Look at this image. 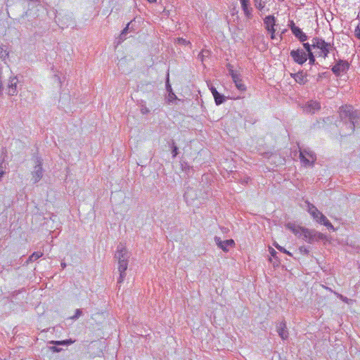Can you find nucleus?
Returning a JSON list of instances; mask_svg holds the SVG:
<instances>
[{
	"label": "nucleus",
	"mask_w": 360,
	"mask_h": 360,
	"mask_svg": "<svg viewBox=\"0 0 360 360\" xmlns=\"http://www.w3.org/2000/svg\"><path fill=\"white\" fill-rule=\"evenodd\" d=\"M350 67L348 61L339 59L331 68V71L336 77H340L342 74L347 73Z\"/></svg>",
	"instance_id": "nucleus-6"
},
{
	"label": "nucleus",
	"mask_w": 360,
	"mask_h": 360,
	"mask_svg": "<svg viewBox=\"0 0 360 360\" xmlns=\"http://www.w3.org/2000/svg\"><path fill=\"white\" fill-rule=\"evenodd\" d=\"M288 26L290 27V29L291 30V32H292V29L294 27H298L297 26L295 25V22L293 20H290L289 21V24H288Z\"/></svg>",
	"instance_id": "nucleus-34"
},
{
	"label": "nucleus",
	"mask_w": 360,
	"mask_h": 360,
	"mask_svg": "<svg viewBox=\"0 0 360 360\" xmlns=\"http://www.w3.org/2000/svg\"><path fill=\"white\" fill-rule=\"evenodd\" d=\"M275 247L280 251L283 252V250L285 249L284 248L278 245V244H274Z\"/></svg>",
	"instance_id": "nucleus-39"
},
{
	"label": "nucleus",
	"mask_w": 360,
	"mask_h": 360,
	"mask_svg": "<svg viewBox=\"0 0 360 360\" xmlns=\"http://www.w3.org/2000/svg\"><path fill=\"white\" fill-rule=\"evenodd\" d=\"M265 28L269 32H276L274 26L276 25V18L274 15H267L264 19Z\"/></svg>",
	"instance_id": "nucleus-10"
},
{
	"label": "nucleus",
	"mask_w": 360,
	"mask_h": 360,
	"mask_svg": "<svg viewBox=\"0 0 360 360\" xmlns=\"http://www.w3.org/2000/svg\"><path fill=\"white\" fill-rule=\"evenodd\" d=\"M170 145L172 147V158H175V157H176V155L179 153V148H178L177 146L175 144V142L174 140L171 141Z\"/></svg>",
	"instance_id": "nucleus-23"
},
{
	"label": "nucleus",
	"mask_w": 360,
	"mask_h": 360,
	"mask_svg": "<svg viewBox=\"0 0 360 360\" xmlns=\"http://www.w3.org/2000/svg\"><path fill=\"white\" fill-rule=\"evenodd\" d=\"M233 82H234L236 88L240 91H245L246 90V86L245 85L243 84V80H242V78H241V75H239L238 76H237V79H233Z\"/></svg>",
	"instance_id": "nucleus-16"
},
{
	"label": "nucleus",
	"mask_w": 360,
	"mask_h": 360,
	"mask_svg": "<svg viewBox=\"0 0 360 360\" xmlns=\"http://www.w3.org/2000/svg\"><path fill=\"white\" fill-rule=\"evenodd\" d=\"M229 74L231 75L232 79H237V76H238L240 74L237 73L233 69L229 68Z\"/></svg>",
	"instance_id": "nucleus-28"
},
{
	"label": "nucleus",
	"mask_w": 360,
	"mask_h": 360,
	"mask_svg": "<svg viewBox=\"0 0 360 360\" xmlns=\"http://www.w3.org/2000/svg\"><path fill=\"white\" fill-rule=\"evenodd\" d=\"M177 99L176 96L174 94L173 91L169 92L168 95V101L169 102H172V101Z\"/></svg>",
	"instance_id": "nucleus-30"
},
{
	"label": "nucleus",
	"mask_w": 360,
	"mask_h": 360,
	"mask_svg": "<svg viewBox=\"0 0 360 360\" xmlns=\"http://www.w3.org/2000/svg\"><path fill=\"white\" fill-rule=\"evenodd\" d=\"M241 8L244 12L245 15L248 18H252V8L250 6V3L241 4Z\"/></svg>",
	"instance_id": "nucleus-17"
},
{
	"label": "nucleus",
	"mask_w": 360,
	"mask_h": 360,
	"mask_svg": "<svg viewBox=\"0 0 360 360\" xmlns=\"http://www.w3.org/2000/svg\"><path fill=\"white\" fill-rule=\"evenodd\" d=\"M271 34V39H274L276 37L275 32H269Z\"/></svg>",
	"instance_id": "nucleus-42"
},
{
	"label": "nucleus",
	"mask_w": 360,
	"mask_h": 360,
	"mask_svg": "<svg viewBox=\"0 0 360 360\" xmlns=\"http://www.w3.org/2000/svg\"><path fill=\"white\" fill-rule=\"evenodd\" d=\"M55 78H56V79L58 80V82H59L60 84H61L60 79V77H59L58 76L55 75Z\"/></svg>",
	"instance_id": "nucleus-48"
},
{
	"label": "nucleus",
	"mask_w": 360,
	"mask_h": 360,
	"mask_svg": "<svg viewBox=\"0 0 360 360\" xmlns=\"http://www.w3.org/2000/svg\"><path fill=\"white\" fill-rule=\"evenodd\" d=\"M141 112L142 114H147L148 112H149V110L146 107L142 106Z\"/></svg>",
	"instance_id": "nucleus-36"
},
{
	"label": "nucleus",
	"mask_w": 360,
	"mask_h": 360,
	"mask_svg": "<svg viewBox=\"0 0 360 360\" xmlns=\"http://www.w3.org/2000/svg\"><path fill=\"white\" fill-rule=\"evenodd\" d=\"M278 332L281 338L283 340L288 337V332L286 330V326L284 323H281L278 326Z\"/></svg>",
	"instance_id": "nucleus-18"
},
{
	"label": "nucleus",
	"mask_w": 360,
	"mask_h": 360,
	"mask_svg": "<svg viewBox=\"0 0 360 360\" xmlns=\"http://www.w3.org/2000/svg\"><path fill=\"white\" fill-rule=\"evenodd\" d=\"M313 48L320 49L319 56L328 57L330 50L335 49L333 44L326 42L323 39L314 37L311 40Z\"/></svg>",
	"instance_id": "nucleus-4"
},
{
	"label": "nucleus",
	"mask_w": 360,
	"mask_h": 360,
	"mask_svg": "<svg viewBox=\"0 0 360 360\" xmlns=\"http://www.w3.org/2000/svg\"><path fill=\"white\" fill-rule=\"evenodd\" d=\"M75 341L71 339L62 340V341H52L51 343L56 345H70L72 344Z\"/></svg>",
	"instance_id": "nucleus-24"
},
{
	"label": "nucleus",
	"mask_w": 360,
	"mask_h": 360,
	"mask_svg": "<svg viewBox=\"0 0 360 360\" xmlns=\"http://www.w3.org/2000/svg\"><path fill=\"white\" fill-rule=\"evenodd\" d=\"M166 89H167V91L169 92H171V91H172V86L169 82V75H167V82H166Z\"/></svg>",
	"instance_id": "nucleus-33"
},
{
	"label": "nucleus",
	"mask_w": 360,
	"mask_h": 360,
	"mask_svg": "<svg viewBox=\"0 0 360 360\" xmlns=\"http://www.w3.org/2000/svg\"><path fill=\"white\" fill-rule=\"evenodd\" d=\"M307 59H309V63L311 65L316 64V58L313 53V52H309V53H307Z\"/></svg>",
	"instance_id": "nucleus-25"
},
{
	"label": "nucleus",
	"mask_w": 360,
	"mask_h": 360,
	"mask_svg": "<svg viewBox=\"0 0 360 360\" xmlns=\"http://www.w3.org/2000/svg\"><path fill=\"white\" fill-rule=\"evenodd\" d=\"M327 75H328V72H326L319 73L317 78H316V82H320L323 77H327Z\"/></svg>",
	"instance_id": "nucleus-31"
},
{
	"label": "nucleus",
	"mask_w": 360,
	"mask_h": 360,
	"mask_svg": "<svg viewBox=\"0 0 360 360\" xmlns=\"http://www.w3.org/2000/svg\"><path fill=\"white\" fill-rule=\"evenodd\" d=\"M354 35L358 39H360V22L354 30Z\"/></svg>",
	"instance_id": "nucleus-29"
},
{
	"label": "nucleus",
	"mask_w": 360,
	"mask_h": 360,
	"mask_svg": "<svg viewBox=\"0 0 360 360\" xmlns=\"http://www.w3.org/2000/svg\"><path fill=\"white\" fill-rule=\"evenodd\" d=\"M210 89L213 96H214L218 93V91H217L216 88L214 86H211L210 87Z\"/></svg>",
	"instance_id": "nucleus-35"
},
{
	"label": "nucleus",
	"mask_w": 360,
	"mask_h": 360,
	"mask_svg": "<svg viewBox=\"0 0 360 360\" xmlns=\"http://www.w3.org/2000/svg\"><path fill=\"white\" fill-rule=\"evenodd\" d=\"M300 159L304 166H311L316 161V156L314 152L304 149L300 150Z\"/></svg>",
	"instance_id": "nucleus-7"
},
{
	"label": "nucleus",
	"mask_w": 360,
	"mask_h": 360,
	"mask_svg": "<svg viewBox=\"0 0 360 360\" xmlns=\"http://www.w3.org/2000/svg\"><path fill=\"white\" fill-rule=\"evenodd\" d=\"M283 252H284V253H285V254H287L288 255H290V256L292 255V254L289 251L286 250L285 249H284L283 250Z\"/></svg>",
	"instance_id": "nucleus-43"
},
{
	"label": "nucleus",
	"mask_w": 360,
	"mask_h": 360,
	"mask_svg": "<svg viewBox=\"0 0 360 360\" xmlns=\"http://www.w3.org/2000/svg\"><path fill=\"white\" fill-rule=\"evenodd\" d=\"M308 107L312 110V112H314L315 110H319L321 108V105L317 101H310V103L308 105Z\"/></svg>",
	"instance_id": "nucleus-22"
},
{
	"label": "nucleus",
	"mask_w": 360,
	"mask_h": 360,
	"mask_svg": "<svg viewBox=\"0 0 360 360\" xmlns=\"http://www.w3.org/2000/svg\"><path fill=\"white\" fill-rule=\"evenodd\" d=\"M42 253L41 252H34L30 257V260L31 261H34V260H36L37 259H39V257H41L42 256Z\"/></svg>",
	"instance_id": "nucleus-27"
},
{
	"label": "nucleus",
	"mask_w": 360,
	"mask_h": 360,
	"mask_svg": "<svg viewBox=\"0 0 360 360\" xmlns=\"http://www.w3.org/2000/svg\"><path fill=\"white\" fill-rule=\"evenodd\" d=\"M240 4L250 3V0H240Z\"/></svg>",
	"instance_id": "nucleus-40"
},
{
	"label": "nucleus",
	"mask_w": 360,
	"mask_h": 360,
	"mask_svg": "<svg viewBox=\"0 0 360 360\" xmlns=\"http://www.w3.org/2000/svg\"><path fill=\"white\" fill-rule=\"evenodd\" d=\"M18 80L16 77H14L13 78H11L9 80L8 87V94L10 96H14L17 94V83Z\"/></svg>",
	"instance_id": "nucleus-14"
},
{
	"label": "nucleus",
	"mask_w": 360,
	"mask_h": 360,
	"mask_svg": "<svg viewBox=\"0 0 360 360\" xmlns=\"http://www.w3.org/2000/svg\"><path fill=\"white\" fill-rule=\"evenodd\" d=\"M115 257L118 260V271L120 272L118 283H122L125 278V271L128 266L127 252L123 245L120 244L118 245L115 253Z\"/></svg>",
	"instance_id": "nucleus-3"
},
{
	"label": "nucleus",
	"mask_w": 360,
	"mask_h": 360,
	"mask_svg": "<svg viewBox=\"0 0 360 360\" xmlns=\"http://www.w3.org/2000/svg\"><path fill=\"white\" fill-rule=\"evenodd\" d=\"M133 30H134V24H133V22L131 21L129 23H127V26L121 32L120 37H119L118 44L124 41L127 39V34L128 33L132 32Z\"/></svg>",
	"instance_id": "nucleus-12"
},
{
	"label": "nucleus",
	"mask_w": 360,
	"mask_h": 360,
	"mask_svg": "<svg viewBox=\"0 0 360 360\" xmlns=\"http://www.w3.org/2000/svg\"><path fill=\"white\" fill-rule=\"evenodd\" d=\"M307 76V72H304L303 70H300L297 73L291 74V77L296 81V82L300 84H304L307 82V79H306Z\"/></svg>",
	"instance_id": "nucleus-13"
},
{
	"label": "nucleus",
	"mask_w": 360,
	"mask_h": 360,
	"mask_svg": "<svg viewBox=\"0 0 360 360\" xmlns=\"http://www.w3.org/2000/svg\"><path fill=\"white\" fill-rule=\"evenodd\" d=\"M269 252L273 257L276 254V250L272 248H269Z\"/></svg>",
	"instance_id": "nucleus-37"
},
{
	"label": "nucleus",
	"mask_w": 360,
	"mask_h": 360,
	"mask_svg": "<svg viewBox=\"0 0 360 360\" xmlns=\"http://www.w3.org/2000/svg\"><path fill=\"white\" fill-rule=\"evenodd\" d=\"M226 67H227L228 70H229V68L233 69V66L230 63L227 64Z\"/></svg>",
	"instance_id": "nucleus-47"
},
{
	"label": "nucleus",
	"mask_w": 360,
	"mask_h": 360,
	"mask_svg": "<svg viewBox=\"0 0 360 360\" xmlns=\"http://www.w3.org/2000/svg\"><path fill=\"white\" fill-rule=\"evenodd\" d=\"M292 34L300 42H304L308 39V37L306 35V34L304 33L299 27H294L292 29Z\"/></svg>",
	"instance_id": "nucleus-15"
},
{
	"label": "nucleus",
	"mask_w": 360,
	"mask_h": 360,
	"mask_svg": "<svg viewBox=\"0 0 360 360\" xmlns=\"http://www.w3.org/2000/svg\"><path fill=\"white\" fill-rule=\"evenodd\" d=\"M214 98L217 105L222 104L226 101V97L219 92L214 96Z\"/></svg>",
	"instance_id": "nucleus-20"
},
{
	"label": "nucleus",
	"mask_w": 360,
	"mask_h": 360,
	"mask_svg": "<svg viewBox=\"0 0 360 360\" xmlns=\"http://www.w3.org/2000/svg\"><path fill=\"white\" fill-rule=\"evenodd\" d=\"M51 349L53 351V352H59L60 350L56 347H51Z\"/></svg>",
	"instance_id": "nucleus-45"
},
{
	"label": "nucleus",
	"mask_w": 360,
	"mask_h": 360,
	"mask_svg": "<svg viewBox=\"0 0 360 360\" xmlns=\"http://www.w3.org/2000/svg\"><path fill=\"white\" fill-rule=\"evenodd\" d=\"M292 232L300 238H302L307 243H312L326 238V236L319 232L309 230L302 227H292L291 228Z\"/></svg>",
	"instance_id": "nucleus-2"
},
{
	"label": "nucleus",
	"mask_w": 360,
	"mask_h": 360,
	"mask_svg": "<svg viewBox=\"0 0 360 360\" xmlns=\"http://www.w3.org/2000/svg\"><path fill=\"white\" fill-rule=\"evenodd\" d=\"M308 211L311 217L319 224H323L328 229L335 231V229L332 224L328 220V219L318 210V209L311 204H308Z\"/></svg>",
	"instance_id": "nucleus-5"
},
{
	"label": "nucleus",
	"mask_w": 360,
	"mask_h": 360,
	"mask_svg": "<svg viewBox=\"0 0 360 360\" xmlns=\"http://www.w3.org/2000/svg\"><path fill=\"white\" fill-rule=\"evenodd\" d=\"M42 159L37 157L34 160L35 165L32 171L33 178L41 179L43 176Z\"/></svg>",
	"instance_id": "nucleus-9"
},
{
	"label": "nucleus",
	"mask_w": 360,
	"mask_h": 360,
	"mask_svg": "<svg viewBox=\"0 0 360 360\" xmlns=\"http://www.w3.org/2000/svg\"><path fill=\"white\" fill-rule=\"evenodd\" d=\"M210 51L207 49H202L198 54V58L200 59L202 62L204 61L205 58H207L210 56Z\"/></svg>",
	"instance_id": "nucleus-21"
},
{
	"label": "nucleus",
	"mask_w": 360,
	"mask_h": 360,
	"mask_svg": "<svg viewBox=\"0 0 360 360\" xmlns=\"http://www.w3.org/2000/svg\"><path fill=\"white\" fill-rule=\"evenodd\" d=\"M8 52H6V51H5V53H4V54H2V55L1 56V58H5L6 57H8Z\"/></svg>",
	"instance_id": "nucleus-41"
},
{
	"label": "nucleus",
	"mask_w": 360,
	"mask_h": 360,
	"mask_svg": "<svg viewBox=\"0 0 360 360\" xmlns=\"http://www.w3.org/2000/svg\"><path fill=\"white\" fill-rule=\"evenodd\" d=\"M302 44H303V46L306 51L305 52L307 53H309V52H312L311 51V48H313L312 44H309L308 42H305V41L302 42Z\"/></svg>",
	"instance_id": "nucleus-26"
},
{
	"label": "nucleus",
	"mask_w": 360,
	"mask_h": 360,
	"mask_svg": "<svg viewBox=\"0 0 360 360\" xmlns=\"http://www.w3.org/2000/svg\"><path fill=\"white\" fill-rule=\"evenodd\" d=\"M4 174V172L1 169H0V178L3 177Z\"/></svg>",
	"instance_id": "nucleus-46"
},
{
	"label": "nucleus",
	"mask_w": 360,
	"mask_h": 360,
	"mask_svg": "<svg viewBox=\"0 0 360 360\" xmlns=\"http://www.w3.org/2000/svg\"><path fill=\"white\" fill-rule=\"evenodd\" d=\"M150 3L156 2L157 0H148Z\"/></svg>",
	"instance_id": "nucleus-49"
},
{
	"label": "nucleus",
	"mask_w": 360,
	"mask_h": 360,
	"mask_svg": "<svg viewBox=\"0 0 360 360\" xmlns=\"http://www.w3.org/2000/svg\"><path fill=\"white\" fill-rule=\"evenodd\" d=\"M340 117L344 122L347 128L350 129V134L354 132L355 127H360V112L354 110L352 106H342L340 110Z\"/></svg>",
	"instance_id": "nucleus-1"
},
{
	"label": "nucleus",
	"mask_w": 360,
	"mask_h": 360,
	"mask_svg": "<svg viewBox=\"0 0 360 360\" xmlns=\"http://www.w3.org/2000/svg\"><path fill=\"white\" fill-rule=\"evenodd\" d=\"M290 54L294 62L299 65H303L307 60V53L302 49L292 50Z\"/></svg>",
	"instance_id": "nucleus-8"
},
{
	"label": "nucleus",
	"mask_w": 360,
	"mask_h": 360,
	"mask_svg": "<svg viewBox=\"0 0 360 360\" xmlns=\"http://www.w3.org/2000/svg\"><path fill=\"white\" fill-rule=\"evenodd\" d=\"M82 314V311L80 309H77L76 311H75V315L74 316V317H79L80 315Z\"/></svg>",
	"instance_id": "nucleus-38"
},
{
	"label": "nucleus",
	"mask_w": 360,
	"mask_h": 360,
	"mask_svg": "<svg viewBox=\"0 0 360 360\" xmlns=\"http://www.w3.org/2000/svg\"><path fill=\"white\" fill-rule=\"evenodd\" d=\"M253 2L255 8L262 11L265 7L266 0H253Z\"/></svg>",
	"instance_id": "nucleus-19"
},
{
	"label": "nucleus",
	"mask_w": 360,
	"mask_h": 360,
	"mask_svg": "<svg viewBox=\"0 0 360 360\" xmlns=\"http://www.w3.org/2000/svg\"><path fill=\"white\" fill-rule=\"evenodd\" d=\"M215 241L217 245L224 252L229 251L228 246L233 247L235 245V242L233 239L221 240L219 238H215Z\"/></svg>",
	"instance_id": "nucleus-11"
},
{
	"label": "nucleus",
	"mask_w": 360,
	"mask_h": 360,
	"mask_svg": "<svg viewBox=\"0 0 360 360\" xmlns=\"http://www.w3.org/2000/svg\"><path fill=\"white\" fill-rule=\"evenodd\" d=\"M283 252H284V253H285V254H287L288 255H290V256L292 255V254L289 251L286 250L285 249H284L283 250Z\"/></svg>",
	"instance_id": "nucleus-44"
},
{
	"label": "nucleus",
	"mask_w": 360,
	"mask_h": 360,
	"mask_svg": "<svg viewBox=\"0 0 360 360\" xmlns=\"http://www.w3.org/2000/svg\"><path fill=\"white\" fill-rule=\"evenodd\" d=\"M178 42L179 44H183V45H187V44H190V41H187L185 39H183V38H178Z\"/></svg>",
	"instance_id": "nucleus-32"
}]
</instances>
